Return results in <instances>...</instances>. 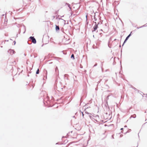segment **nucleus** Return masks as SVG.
Listing matches in <instances>:
<instances>
[{
    "instance_id": "nucleus-10",
    "label": "nucleus",
    "mask_w": 147,
    "mask_h": 147,
    "mask_svg": "<svg viewBox=\"0 0 147 147\" xmlns=\"http://www.w3.org/2000/svg\"><path fill=\"white\" fill-rule=\"evenodd\" d=\"M123 129V128H121V130H122V129Z\"/></svg>"
},
{
    "instance_id": "nucleus-9",
    "label": "nucleus",
    "mask_w": 147,
    "mask_h": 147,
    "mask_svg": "<svg viewBox=\"0 0 147 147\" xmlns=\"http://www.w3.org/2000/svg\"><path fill=\"white\" fill-rule=\"evenodd\" d=\"M82 113V115H83V116H84V114H83V113Z\"/></svg>"
},
{
    "instance_id": "nucleus-11",
    "label": "nucleus",
    "mask_w": 147,
    "mask_h": 147,
    "mask_svg": "<svg viewBox=\"0 0 147 147\" xmlns=\"http://www.w3.org/2000/svg\"><path fill=\"white\" fill-rule=\"evenodd\" d=\"M68 6H69V4H68Z\"/></svg>"
},
{
    "instance_id": "nucleus-7",
    "label": "nucleus",
    "mask_w": 147,
    "mask_h": 147,
    "mask_svg": "<svg viewBox=\"0 0 147 147\" xmlns=\"http://www.w3.org/2000/svg\"><path fill=\"white\" fill-rule=\"evenodd\" d=\"M39 69H38L36 71V74H39Z\"/></svg>"
},
{
    "instance_id": "nucleus-5",
    "label": "nucleus",
    "mask_w": 147,
    "mask_h": 147,
    "mask_svg": "<svg viewBox=\"0 0 147 147\" xmlns=\"http://www.w3.org/2000/svg\"><path fill=\"white\" fill-rule=\"evenodd\" d=\"M55 29H56V30H59V26H57L56 25Z\"/></svg>"
},
{
    "instance_id": "nucleus-3",
    "label": "nucleus",
    "mask_w": 147,
    "mask_h": 147,
    "mask_svg": "<svg viewBox=\"0 0 147 147\" xmlns=\"http://www.w3.org/2000/svg\"><path fill=\"white\" fill-rule=\"evenodd\" d=\"M98 28V25L96 24L95 26L93 27L94 30H93V32L95 31Z\"/></svg>"
},
{
    "instance_id": "nucleus-6",
    "label": "nucleus",
    "mask_w": 147,
    "mask_h": 147,
    "mask_svg": "<svg viewBox=\"0 0 147 147\" xmlns=\"http://www.w3.org/2000/svg\"><path fill=\"white\" fill-rule=\"evenodd\" d=\"M71 58H73V59H74L75 58H74V54H72L71 56Z\"/></svg>"
},
{
    "instance_id": "nucleus-8",
    "label": "nucleus",
    "mask_w": 147,
    "mask_h": 147,
    "mask_svg": "<svg viewBox=\"0 0 147 147\" xmlns=\"http://www.w3.org/2000/svg\"><path fill=\"white\" fill-rule=\"evenodd\" d=\"M55 71H56L57 70L58 71V68L57 67H56V68H55Z\"/></svg>"
},
{
    "instance_id": "nucleus-1",
    "label": "nucleus",
    "mask_w": 147,
    "mask_h": 147,
    "mask_svg": "<svg viewBox=\"0 0 147 147\" xmlns=\"http://www.w3.org/2000/svg\"><path fill=\"white\" fill-rule=\"evenodd\" d=\"M67 135L69 136H70L73 138H74V133H73V132L72 131L69 132Z\"/></svg>"
},
{
    "instance_id": "nucleus-4",
    "label": "nucleus",
    "mask_w": 147,
    "mask_h": 147,
    "mask_svg": "<svg viewBox=\"0 0 147 147\" xmlns=\"http://www.w3.org/2000/svg\"><path fill=\"white\" fill-rule=\"evenodd\" d=\"M131 35V34H130L126 38V39H125L124 43L123 44V45L126 42V41L129 38V36Z\"/></svg>"
},
{
    "instance_id": "nucleus-2",
    "label": "nucleus",
    "mask_w": 147,
    "mask_h": 147,
    "mask_svg": "<svg viewBox=\"0 0 147 147\" xmlns=\"http://www.w3.org/2000/svg\"><path fill=\"white\" fill-rule=\"evenodd\" d=\"M30 38L32 40V42L34 43L35 44L36 43V41L35 39L32 36H31L30 37Z\"/></svg>"
}]
</instances>
